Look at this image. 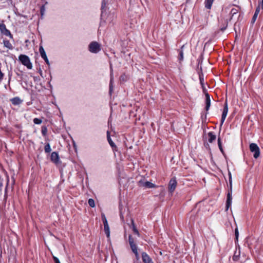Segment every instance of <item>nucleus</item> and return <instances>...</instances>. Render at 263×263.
Wrapping results in <instances>:
<instances>
[{
  "mask_svg": "<svg viewBox=\"0 0 263 263\" xmlns=\"http://www.w3.org/2000/svg\"><path fill=\"white\" fill-rule=\"evenodd\" d=\"M89 52L92 53H98L101 50V45L96 41L91 42L88 45Z\"/></svg>",
  "mask_w": 263,
  "mask_h": 263,
  "instance_id": "f257e3e1",
  "label": "nucleus"
},
{
  "mask_svg": "<svg viewBox=\"0 0 263 263\" xmlns=\"http://www.w3.org/2000/svg\"><path fill=\"white\" fill-rule=\"evenodd\" d=\"M18 60L21 63L26 66L28 69H31L32 68V63L28 56L25 54H21L18 57Z\"/></svg>",
  "mask_w": 263,
  "mask_h": 263,
  "instance_id": "f03ea898",
  "label": "nucleus"
},
{
  "mask_svg": "<svg viewBox=\"0 0 263 263\" xmlns=\"http://www.w3.org/2000/svg\"><path fill=\"white\" fill-rule=\"evenodd\" d=\"M138 185L144 189H151L157 187V186L151 182L146 180L145 179H142L138 181Z\"/></svg>",
  "mask_w": 263,
  "mask_h": 263,
  "instance_id": "7ed1b4c3",
  "label": "nucleus"
},
{
  "mask_svg": "<svg viewBox=\"0 0 263 263\" xmlns=\"http://www.w3.org/2000/svg\"><path fill=\"white\" fill-rule=\"evenodd\" d=\"M250 150L252 153H253V157L254 158L257 159L260 156V149L258 145L255 143H251L250 144Z\"/></svg>",
  "mask_w": 263,
  "mask_h": 263,
  "instance_id": "20e7f679",
  "label": "nucleus"
},
{
  "mask_svg": "<svg viewBox=\"0 0 263 263\" xmlns=\"http://www.w3.org/2000/svg\"><path fill=\"white\" fill-rule=\"evenodd\" d=\"M177 186V181L175 178H173L170 181L168 184V190L171 193H173Z\"/></svg>",
  "mask_w": 263,
  "mask_h": 263,
  "instance_id": "39448f33",
  "label": "nucleus"
},
{
  "mask_svg": "<svg viewBox=\"0 0 263 263\" xmlns=\"http://www.w3.org/2000/svg\"><path fill=\"white\" fill-rule=\"evenodd\" d=\"M142 259L144 263H154L152 259L150 256L145 252L142 253Z\"/></svg>",
  "mask_w": 263,
  "mask_h": 263,
  "instance_id": "423d86ee",
  "label": "nucleus"
},
{
  "mask_svg": "<svg viewBox=\"0 0 263 263\" xmlns=\"http://www.w3.org/2000/svg\"><path fill=\"white\" fill-rule=\"evenodd\" d=\"M107 140L108 141V143H109V145L112 148V151H114V153L115 154V152H117L118 151L117 147L116 145V144L114 143V142L111 139V138L109 135V132H107Z\"/></svg>",
  "mask_w": 263,
  "mask_h": 263,
  "instance_id": "0eeeda50",
  "label": "nucleus"
},
{
  "mask_svg": "<svg viewBox=\"0 0 263 263\" xmlns=\"http://www.w3.org/2000/svg\"><path fill=\"white\" fill-rule=\"evenodd\" d=\"M228 105L226 103L225 104V106L224 107V108H223V112H222V117H221V123H220V126H221L226 119V118L227 116V114H228Z\"/></svg>",
  "mask_w": 263,
  "mask_h": 263,
  "instance_id": "6e6552de",
  "label": "nucleus"
},
{
  "mask_svg": "<svg viewBox=\"0 0 263 263\" xmlns=\"http://www.w3.org/2000/svg\"><path fill=\"white\" fill-rule=\"evenodd\" d=\"M106 2L105 0H103L102 3V14H101V20L102 21L101 22V24H103V21L105 19L106 13H105V7H106Z\"/></svg>",
  "mask_w": 263,
  "mask_h": 263,
  "instance_id": "1a4fd4ad",
  "label": "nucleus"
},
{
  "mask_svg": "<svg viewBox=\"0 0 263 263\" xmlns=\"http://www.w3.org/2000/svg\"><path fill=\"white\" fill-rule=\"evenodd\" d=\"M51 160L55 164L60 162V158L58 154L55 152H52L51 154Z\"/></svg>",
  "mask_w": 263,
  "mask_h": 263,
  "instance_id": "9d476101",
  "label": "nucleus"
},
{
  "mask_svg": "<svg viewBox=\"0 0 263 263\" xmlns=\"http://www.w3.org/2000/svg\"><path fill=\"white\" fill-rule=\"evenodd\" d=\"M129 243L133 252L138 251L137 247L135 243L134 240L131 235L129 236Z\"/></svg>",
  "mask_w": 263,
  "mask_h": 263,
  "instance_id": "9b49d317",
  "label": "nucleus"
},
{
  "mask_svg": "<svg viewBox=\"0 0 263 263\" xmlns=\"http://www.w3.org/2000/svg\"><path fill=\"white\" fill-rule=\"evenodd\" d=\"M232 201V197L231 193H228L227 195V200L226 203V211L228 210L229 208L231 206Z\"/></svg>",
  "mask_w": 263,
  "mask_h": 263,
  "instance_id": "f8f14e48",
  "label": "nucleus"
},
{
  "mask_svg": "<svg viewBox=\"0 0 263 263\" xmlns=\"http://www.w3.org/2000/svg\"><path fill=\"white\" fill-rule=\"evenodd\" d=\"M205 109L206 111H208L211 105L210 97L208 93L205 94Z\"/></svg>",
  "mask_w": 263,
  "mask_h": 263,
  "instance_id": "ddd939ff",
  "label": "nucleus"
},
{
  "mask_svg": "<svg viewBox=\"0 0 263 263\" xmlns=\"http://www.w3.org/2000/svg\"><path fill=\"white\" fill-rule=\"evenodd\" d=\"M208 141L210 143H212L216 139V136L213 132H209L208 134Z\"/></svg>",
  "mask_w": 263,
  "mask_h": 263,
  "instance_id": "4468645a",
  "label": "nucleus"
},
{
  "mask_svg": "<svg viewBox=\"0 0 263 263\" xmlns=\"http://www.w3.org/2000/svg\"><path fill=\"white\" fill-rule=\"evenodd\" d=\"M214 0H205L204 5L206 9H210Z\"/></svg>",
  "mask_w": 263,
  "mask_h": 263,
  "instance_id": "2eb2a0df",
  "label": "nucleus"
},
{
  "mask_svg": "<svg viewBox=\"0 0 263 263\" xmlns=\"http://www.w3.org/2000/svg\"><path fill=\"white\" fill-rule=\"evenodd\" d=\"M4 45L5 47L9 49H12L13 46L10 42L7 40H3Z\"/></svg>",
  "mask_w": 263,
  "mask_h": 263,
  "instance_id": "dca6fc26",
  "label": "nucleus"
},
{
  "mask_svg": "<svg viewBox=\"0 0 263 263\" xmlns=\"http://www.w3.org/2000/svg\"><path fill=\"white\" fill-rule=\"evenodd\" d=\"M11 101L12 103L14 105H18V104H21L22 102L21 100L17 97L14 98L12 99L11 100Z\"/></svg>",
  "mask_w": 263,
  "mask_h": 263,
  "instance_id": "f3484780",
  "label": "nucleus"
},
{
  "mask_svg": "<svg viewBox=\"0 0 263 263\" xmlns=\"http://www.w3.org/2000/svg\"><path fill=\"white\" fill-rule=\"evenodd\" d=\"M39 52L41 54V57L44 59L47 57L45 50L44 49L43 46H40L39 48Z\"/></svg>",
  "mask_w": 263,
  "mask_h": 263,
  "instance_id": "a211bd4d",
  "label": "nucleus"
},
{
  "mask_svg": "<svg viewBox=\"0 0 263 263\" xmlns=\"http://www.w3.org/2000/svg\"><path fill=\"white\" fill-rule=\"evenodd\" d=\"M259 11H260V8H259V7H258L256 8V9L255 10V13H254V15L253 16V18H252V22L253 23L256 21V18L257 17V16L258 15V13H259Z\"/></svg>",
  "mask_w": 263,
  "mask_h": 263,
  "instance_id": "6ab92c4d",
  "label": "nucleus"
},
{
  "mask_svg": "<svg viewBox=\"0 0 263 263\" xmlns=\"http://www.w3.org/2000/svg\"><path fill=\"white\" fill-rule=\"evenodd\" d=\"M104 231L107 238H109L110 236V230L109 225L104 226Z\"/></svg>",
  "mask_w": 263,
  "mask_h": 263,
  "instance_id": "aec40b11",
  "label": "nucleus"
},
{
  "mask_svg": "<svg viewBox=\"0 0 263 263\" xmlns=\"http://www.w3.org/2000/svg\"><path fill=\"white\" fill-rule=\"evenodd\" d=\"M101 218H102V220L104 226L108 225L107 219H106L105 215L104 213H102Z\"/></svg>",
  "mask_w": 263,
  "mask_h": 263,
  "instance_id": "412c9836",
  "label": "nucleus"
},
{
  "mask_svg": "<svg viewBox=\"0 0 263 263\" xmlns=\"http://www.w3.org/2000/svg\"><path fill=\"white\" fill-rule=\"evenodd\" d=\"M88 203L89 205L91 208L95 207V202L93 199L90 198L88 199Z\"/></svg>",
  "mask_w": 263,
  "mask_h": 263,
  "instance_id": "4be33fe9",
  "label": "nucleus"
},
{
  "mask_svg": "<svg viewBox=\"0 0 263 263\" xmlns=\"http://www.w3.org/2000/svg\"><path fill=\"white\" fill-rule=\"evenodd\" d=\"M44 149H45V152L47 153H50L51 152V149L50 145L49 143H47L45 146Z\"/></svg>",
  "mask_w": 263,
  "mask_h": 263,
  "instance_id": "5701e85b",
  "label": "nucleus"
},
{
  "mask_svg": "<svg viewBox=\"0 0 263 263\" xmlns=\"http://www.w3.org/2000/svg\"><path fill=\"white\" fill-rule=\"evenodd\" d=\"M183 47V46H182L181 49V50L179 51V59L180 61H182L183 59V50H182Z\"/></svg>",
  "mask_w": 263,
  "mask_h": 263,
  "instance_id": "b1692460",
  "label": "nucleus"
},
{
  "mask_svg": "<svg viewBox=\"0 0 263 263\" xmlns=\"http://www.w3.org/2000/svg\"><path fill=\"white\" fill-rule=\"evenodd\" d=\"M132 224H133V231L134 232V233L135 234H136L137 235L139 236V233L138 230L136 229L135 226L134 225L133 220H132Z\"/></svg>",
  "mask_w": 263,
  "mask_h": 263,
  "instance_id": "393cba45",
  "label": "nucleus"
},
{
  "mask_svg": "<svg viewBox=\"0 0 263 263\" xmlns=\"http://www.w3.org/2000/svg\"><path fill=\"white\" fill-rule=\"evenodd\" d=\"M114 17V15L112 14H111L106 18V21L111 23L113 21Z\"/></svg>",
  "mask_w": 263,
  "mask_h": 263,
  "instance_id": "a878e982",
  "label": "nucleus"
},
{
  "mask_svg": "<svg viewBox=\"0 0 263 263\" xmlns=\"http://www.w3.org/2000/svg\"><path fill=\"white\" fill-rule=\"evenodd\" d=\"M1 27H2H2H4V28L5 29V35H7V36H11V34L10 32L8 29H7L6 28V27H5V25L1 26Z\"/></svg>",
  "mask_w": 263,
  "mask_h": 263,
  "instance_id": "bb28decb",
  "label": "nucleus"
},
{
  "mask_svg": "<svg viewBox=\"0 0 263 263\" xmlns=\"http://www.w3.org/2000/svg\"><path fill=\"white\" fill-rule=\"evenodd\" d=\"M42 122L41 119L39 118H34L33 119V123L35 124H40Z\"/></svg>",
  "mask_w": 263,
  "mask_h": 263,
  "instance_id": "cd10ccee",
  "label": "nucleus"
},
{
  "mask_svg": "<svg viewBox=\"0 0 263 263\" xmlns=\"http://www.w3.org/2000/svg\"><path fill=\"white\" fill-rule=\"evenodd\" d=\"M218 147H219L220 151L222 153H223V149L222 148L221 143L220 139L219 138L218 139Z\"/></svg>",
  "mask_w": 263,
  "mask_h": 263,
  "instance_id": "c85d7f7f",
  "label": "nucleus"
},
{
  "mask_svg": "<svg viewBox=\"0 0 263 263\" xmlns=\"http://www.w3.org/2000/svg\"><path fill=\"white\" fill-rule=\"evenodd\" d=\"M41 15L43 16L44 15V13L45 12V7L44 5L42 6L41 7Z\"/></svg>",
  "mask_w": 263,
  "mask_h": 263,
  "instance_id": "c756f323",
  "label": "nucleus"
},
{
  "mask_svg": "<svg viewBox=\"0 0 263 263\" xmlns=\"http://www.w3.org/2000/svg\"><path fill=\"white\" fill-rule=\"evenodd\" d=\"M112 78L111 77L110 81V84H109L110 91H111L112 90Z\"/></svg>",
  "mask_w": 263,
  "mask_h": 263,
  "instance_id": "7c9ffc66",
  "label": "nucleus"
},
{
  "mask_svg": "<svg viewBox=\"0 0 263 263\" xmlns=\"http://www.w3.org/2000/svg\"><path fill=\"white\" fill-rule=\"evenodd\" d=\"M42 133L43 135H45L47 133V128L46 127H43L42 129Z\"/></svg>",
  "mask_w": 263,
  "mask_h": 263,
  "instance_id": "2f4dec72",
  "label": "nucleus"
},
{
  "mask_svg": "<svg viewBox=\"0 0 263 263\" xmlns=\"http://www.w3.org/2000/svg\"><path fill=\"white\" fill-rule=\"evenodd\" d=\"M126 79V76L125 74H123L120 77L121 81H125Z\"/></svg>",
  "mask_w": 263,
  "mask_h": 263,
  "instance_id": "473e14b6",
  "label": "nucleus"
},
{
  "mask_svg": "<svg viewBox=\"0 0 263 263\" xmlns=\"http://www.w3.org/2000/svg\"><path fill=\"white\" fill-rule=\"evenodd\" d=\"M53 260L55 263H60L59 259L55 256H53Z\"/></svg>",
  "mask_w": 263,
  "mask_h": 263,
  "instance_id": "72a5a7b5",
  "label": "nucleus"
},
{
  "mask_svg": "<svg viewBox=\"0 0 263 263\" xmlns=\"http://www.w3.org/2000/svg\"><path fill=\"white\" fill-rule=\"evenodd\" d=\"M235 234L236 238V239H237L238 237V231L237 229H236L235 230Z\"/></svg>",
  "mask_w": 263,
  "mask_h": 263,
  "instance_id": "f704fd0d",
  "label": "nucleus"
},
{
  "mask_svg": "<svg viewBox=\"0 0 263 263\" xmlns=\"http://www.w3.org/2000/svg\"><path fill=\"white\" fill-rule=\"evenodd\" d=\"M43 59L44 60V61H45V62L46 63V64L47 65H50V63H49V60L48 59L47 57H46V58H44Z\"/></svg>",
  "mask_w": 263,
  "mask_h": 263,
  "instance_id": "c9c22d12",
  "label": "nucleus"
},
{
  "mask_svg": "<svg viewBox=\"0 0 263 263\" xmlns=\"http://www.w3.org/2000/svg\"><path fill=\"white\" fill-rule=\"evenodd\" d=\"M134 254H135V256H136V257L137 259H138L139 258V254H138V251H136L135 252H134Z\"/></svg>",
  "mask_w": 263,
  "mask_h": 263,
  "instance_id": "e433bc0d",
  "label": "nucleus"
},
{
  "mask_svg": "<svg viewBox=\"0 0 263 263\" xmlns=\"http://www.w3.org/2000/svg\"><path fill=\"white\" fill-rule=\"evenodd\" d=\"M236 12H237V10L235 9H232V10H231V13L233 14H234L236 13Z\"/></svg>",
  "mask_w": 263,
  "mask_h": 263,
  "instance_id": "4c0bfd02",
  "label": "nucleus"
},
{
  "mask_svg": "<svg viewBox=\"0 0 263 263\" xmlns=\"http://www.w3.org/2000/svg\"><path fill=\"white\" fill-rule=\"evenodd\" d=\"M229 175H230L229 182H230V186H231V185H232V177H231L230 173L229 174Z\"/></svg>",
  "mask_w": 263,
  "mask_h": 263,
  "instance_id": "58836bf2",
  "label": "nucleus"
},
{
  "mask_svg": "<svg viewBox=\"0 0 263 263\" xmlns=\"http://www.w3.org/2000/svg\"><path fill=\"white\" fill-rule=\"evenodd\" d=\"M261 6L262 9H263V0H261Z\"/></svg>",
  "mask_w": 263,
  "mask_h": 263,
  "instance_id": "ea45409f",
  "label": "nucleus"
},
{
  "mask_svg": "<svg viewBox=\"0 0 263 263\" xmlns=\"http://www.w3.org/2000/svg\"><path fill=\"white\" fill-rule=\"evenodd\" d=\"M200 82L202 84V83L203 79H201V78L200 77Z\"/></svg>",
  "mask_w": 263,
  "mask_h": 263,
  "instance_id": "a19ab883",
  "label": "nucleus"
},
{
  "mask_svg": "<svg viewBox=\"0 0 263 263\" xmlns=\"http://www.w3.org/2000/svg\"><path fill=\"white\" fill-rule=\"evenodd\" d=\"M40 73L41 76L42 75V71L41 69L40 70Z\"/></svg>",
  "mask_w": 263,
  "mask_h": 263,
  "instance_id": "79ce46f5",
  "label": "nucleus"
},
{
  "mask_svg": "<svg viewBox=\"0 0 263 263\" xmlns=\"http://www.w3.org/2000/svg\"><path fill=\"white\" fill-rule=\"evenodd\" d=\"M73 145H74V146H76V144L74 143H73Z\"/></svg>",
  "mask_w": 263,
  "mask_h": 263,
  "instance_id": "37998d69",
  "label": "nucleus"
}]
</instances>
